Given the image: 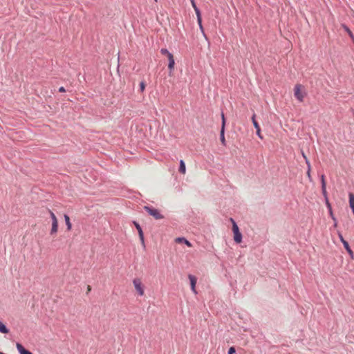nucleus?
<instances>
[{
  "label": "nucleus",
  "mask_w": 354,
  "mask_h": 354,
  "mask_svg": "<svg viewBox=\"0 0 354 354\" xmlns=\"http://www.w3.org/2000/svg\"><path fill=\"white\" fill-rule=\"evenodd\" d=\"M190 1H191V3H192V6L193 8L194 9L195 12L196 13L200 12V10L197 8L194 0H190Z\"/></svg>",
  "instance_id": "nucleus-21"
},
{
  "label": "nucleus",
  "mask_w": 354,
  "mask_h": 354,
  "mask_svg": "<svg viewBox=\"0 0 354 354\" xmlns=\"http://www.w3.org/2000/svg\"><path fill=\"white\" fill-rule=\"evenodd\" d=\"M59 92H61V93H63V92H65V91H66V90H65L64 87L61 86V87H59Z\"/></svg>",
  "instance_id": "nucleus-31"
},
{
  "label": "nucleus",
  "mask_w": 354,
  "mask_h": 354,
  "mask_svg": "<svg viewBox=\"0 0 354 354\" xmlns=\"http://www.w3.org/2000/svg\"><path fill=\"white\" fill-rule=\"evenodd\" d=\"M310 168L308 167V172H307V175H308V177L310 176Z\"/></svg>",
  "instance_id": "nucleus-33"
},
{
  "label": "nucleus",
  "mask_w": 354,
  "mask_h": 354,
  "mask_svg": "<svg viewBox=\"0 0 354 354\" xmlns=\"http://www.w3.org/2000/svg\"><path fill=\"white\" fill-rule=\"evenodd\" d=\"M0 333H3V334H7L9 333L8 328L1 321H0Z\"/></svg>",
  "instance_id": "nucleus-12"
},
{
  "label": "nucleus",
  "mask_w": 354,
  "mask_h": 354,
  "mask_svg": "<svg viewBox=\"0 0 354 354\" xmlns=\"http://www.w3.org/2000/svg\"><path fill=\"white\" fill-rule=\"evenodd\" d=\"M145 83L144 82H141L140 83V89L141 92H143L145 89Z\"/></svg>",
  "instance_id": "nucleus-27"
},
{
  "label": "nucleus",
  "mask_w": 354,
  "mask_h": 354,
  "mask_svg": "<svg viewBox=\"0 0 354 354\" xmlns=\"http://www.w3.org/2000/svg\"><path fill=\"white\" fill-rule=\"evenodd\" d=\"M221 118H222V125H221V127H223V129H225V115H224L223 113H222V114H221Z\"/></svg>",
  "instance_id": "nucleus-25"
},
{
  "label": "nucleus",
  "mask_w": 354,
  "mask_h": 354,
  "mask_svg": "<svg viewBox=\"0 0 354 354\" xmlns=\"http://www.w3.org/2000/svg\"><path fill=\"white\" fill-rule=\"evenodd\" d=\"M346 251L348 252V253L350 254V256L351 257V258H353V252L352 251V250L351 249L350 247H348V249H346Z\"/></svg>",
  "instance_id": "nucleus-30"
},
{
  "label": "nucleus",
  "mask_w": 354,
  "mask_h": 354,
  "mask_svg": "<svg viewBox=\"0 0 354 354\" xmlns=\"http://www.w3.org/2000/svg\"><path fill=\"white\" fill-rule=\"evenodd\" d=\"M220 139L222 145L224 146L226 145V141L225 138V129H223V127H221V132H220Z\"/></svg>",
  "instance_id": "nucleus-10"
},
{
  "label": "nucleus",
  "mask_w": 354,
  "mask_h": 354,
  "mask_svg": "<svg viewBox=\"0 0 354 354\" xmlns=\"http://www.w3.org/2000/svg\"><path fill=\"white\" fill-rule=\"evenodd\" d=\"M196 16H197V21H198V24L201 28V29H203V26H202V19H201V12H198V13H196Z\"/></svg>",
  "instance_id": "nucleus-19"
},
{
  "label": "nucleus",
  "mask_w": 354,
  "mask_h": 354,
  "mask_svg": "<svg viewBox=\"0 0 354 354\" xmlns=\"http://www.w3.org/2000/svg\"><path fill=\"white\" fill-rule=\"evenodd\" d=\"M321 181H322V187H326V181H325V177L324 175L321 176Z\"/></svg>",
  "instance_id": "nucleus-26"
},
{
  "label": "nucleus",
  "mask_w": 354,
  "mask_h": 354,
  "mask_svg": "<svg viewBox=\"0 0 354 354\" xmlns=\"http://www.w3.org/2000/svg\"><path fill=\"white\" fill-rule=\"evenodd\" d=\"M48 212L50 214V216L52 218V222L55 221H57V217L55 216V214L50 210V209H48Z\"/></svg>",
  "instance_id": "nucleus-23"
},
{
  "label": "nucleus",
  "mask_w": 354,
  "mask_h": 354,
  "mask_svg": "<svg viewBox=\"0 0 354 354\" xmlns=\"http://www.w3.org/2000/svg\"><path fill=\"white\" fill-rule=\"evenodd\" d=\"M175 241L176 243H183L186 244L188 247H192V243L183 237L176 238Z\"/></svg>",
  "instance_id": "nucleus-8"
},
{
  "label": "nucleus",
  "mask_w": 354,
  "mask_h": 354,
  "mask_svg": "<svg viewBox=\"0 0 354 354\" xmlns=\"http://www.w3.org/2000/svg\"><path fill=\"white\" fill-rule=\"evenodd\" d=\"M236 353V350L234 347H230L228 351V354H234Z\"/></svg>",
  "instance_id": "nucleus-29"
},
{
  "label": "nucleus",
  "mask_w": 354,
  "mask_h": 354,
  "mask_svg": "<svg viewBox=\"0 0 354 354\" xmlns=\"http://www.w3.org/2000/svg\"><path fill=\"white\" fill-rule=\"evenodd\" d=\"M326 205L328 209V211H329V214H330V217L332 218V219L333 221H336V218H335L334 215H333V210H332V207H331V205L330 203H329L328 201H326Z\"/></svg>",
  "instance_id": "nucleus-14"
},
{
  "label": "nucleus",
  "mask_w": 354,
  "mask_h": 354,
  "mask_svg": "<svg viewBox=\"0 0 354 354\" xmlns=\"http://www.w3.org/2000/svg\"><path fill=\"white\" fill-rule=\"evenodd\" d=\"M301 154H302V156L304 157V159H305V160H306V164H307V165H308V167H309V168H310V162H309L308 159L307 158L306 156L305 155L304 152V151H301Z\"/></svg>",
  "instance_id": "nucleus-24"
},
{
  "label": "nucleus",
  "mask_w": 354,
  "mask_h": 354,
  "mask_svg": "<svg viewBox=\"0 0 354 354\" xmlns=\"http://www.w3.org/2000/svg\"><path fill=\"white\" fill-rule=\"evenodd\" d=\"M133 224L138 232L139 238H140L142 245H145L144 234H143V232H142V230L140 225L136 221H133Z\"/></svg>",
  "instance_id": "nucleus-6"
},
{
  "label": "nucleus",
  "mask_w": 354,
  "mask_h": 354,
  "mask_svg": "<svg viewBox=\"0 0 354 354\" xmlns=\"http://www.w3.org/2000/svg\"><path fill=\"white\" fill-rule=\"evenodd\" d=\"M188 278L190 281V285H191V289L193 291V292L194 294H196L197 292H196V282H197V279L195 276L194 275H192V274H189L188 275Z\"/></svg>",
  "instance_id": "nucleus-5"
},
{
  "label": "nucleus",
  "mask_w": 354,
  "mask_h": 354,
  "mask_svg": "<svg viewBox=\"0 0 354 354\" xmlns=\"http://www.w3.org/2000/svg\"><path fill=\"white\" fill-rule=\"evenodd\" d=\"M0 354H5V353H2L1 351H0Z\"/></svg>",
  "instance_id": "nucleus-35"
},
{
  "label": "nucleus",
  "mask_w": 354,
  "mask_h": 354,
  "mask_svg": "<svg viewBox=\"0 0 354 354\" xmlns=\"http://www.w3.org/2000/svg\"><path fill=\"white\" fill-rule=\"evenodd\" d=\"M179 171L183 174H185L186 173L185 164L183 160H180Z\"/></svg>",
  "instance_id": "nucleus-13"
},
{
  "label": "nucleus",
  "mask_w": 354,
  "mask_h": 354,
  "mask_svg": "<svg viewBox=\"0 0 354 354\" xmlns=\"http://www.w3.org/2000/svg\"><path fill=\"white\" fill-rule=\"evenodd\" d=\"M255 117H256V115L253 114V115L252 117V121L254 128L257 129V128H259L260 127L259 125V123L257 122Z\"/></svg>",
  "instance_id": "nucleus-20"
},
{
  "label": "nucleus",
  "mask_w": 354,
  "mask_h": 354,
  "mask_svg": "<svg viewBox=\"0 0 354 354\" xmlns=\"http://www.w3.org/2000/svg\"><path fill=\"white\" fill-rule=\"evenodd\" d=\"M91 287L88 285V286H87V293H88V292H90V291H91Z\"/></svg>",
  "instance_id": "nucleus-32"
},
{
  "label": "nucleus",
  "mask_w": 354,
  "mask_h": 354,
  "mask_svg": "<svg viewBox=\"0 0 354 354\" xmlns=\"http://www.w3.org/2000/svg\"><path fill=\"white\" fill-rule=\"evenodd\" d=\"M342 28L345 30L346 32H347V34L350 36L351 38H353V34L351 31V30L344 24H342Z\"/></svg>",
  "instance_id": "nucleus-18"
},
{
  "label": "nucleus",
  "mask_w": 354,
  "mask_h": 354,
  "mask_svg": "<svg viewBox=\"0 0 354 354\" xmlns=\"http://www.w3.org/2000/svg\"><path fill=\"white\" fill-rule=\"evenodd\" d=\"M295 97L300 102H302L306 96V92L304 86L297 84L294 88Z\"/></svg>",
  "instance_id": "nucleus-2"
},
{
  "label": "nucleus",
  "mask_w": 354,
  "mask_h": 354,
  "mask_svg": "<svg viewBox=\"0 0 354 354\" xmlns=\"http://www.w3.org/2000/svg\"><path fill=\"white\" fill-rule=\"evenodd\" d=\"M133 286L140 296L145 295V286L140 278H134L133 280Z\"/></svg>",
  "instance_id": "nucleus-3"
},
{
  "label": "nucleus",
  "mask_w": 354,
  "mask_h": 354,
  "mask_svg": "<svg viewBox=\"0 0 354 354\" xmlns=\"http://www.w3.org/2000/svg\"><path fill=\"white\" fill-rule=\"evenodd\" d=\"M351 39H352V40H353V41L354 43V36H353V38H351Z\"/></svg>",
  "instance_id": "nucleus-34"
},
{
  "label": "nucleus",
  "mask_w": 354,
  "mask_h": 354,
  "mask_svg": "<svg viewBox=\"0 0 354 354\" xmlns=\"http://www.w3.org/2000/svg\"><path fill=\"white\" fill-rule=\"evenodd\" d=\"M58 230V221H53L52 222V227L50 230V234L53 235L56 234Z\"/></svg>",
  "instance_id": "nucleus-9"
},
{
  "label": "nucleus",
  "mask_w": 354,
  "mask_h": 354,
  "mask_svg": "<svg viewBox=\"0 0 354 354\" xmlns=\"http://www.w3.org/2000/svg\"><path fill=\"white\" fill-rule=\"evenodd\" d=\"M339 238L341 241V242L343 243L344 247L345 249H348L349 246L348 243L344 239L343 236L341 233H339Z\"/></svg>",
  "instance_id": "nucleus-15"
},
{
  "label": "nucleus",
  "mask_w": 354,
  "mask_h": 354,
  "mask_svg": "<svg viewBox=\"0 0 354 354\" xmlns=\"http://www.w3.org/2000/svg\"><path fill=\"white\" fill-rule=\"evenodd\" d=\"M145 209L156 219L163 218V216L160 213V212L157 209L145 206Z\"/></svg>",
  "instance_id": "nucleus-4"
},
{
  "label": "nucleus",
  "mask_w": 354,
  "mask_h": 354,
  "mask_svg": "<svg viewBox=\"0 0 354 354\" xmlns=\"http://www.w3.org/2000/svg\"><path fill=\"white\" fill-rule=\"evenodd\" d=\"M234 239L235 242H236L237 243H240L241 242L242 235L240 233V232L238 233L234 234Z\"/></svg>",
  "instance_id": "nucleus-16"
},
{
  "label": "nucleus",
  "mask_w": 354,
  "mask_h": 354,
  "mask_svg": "<svg viewBox=\"0 0 354 354\" xmlns=\"http://www.w3.org/2000/svg\"><path fill=\"white\" fill-rule=\"evenodd\" d=\"M322 194L325 198V200L326 201H328V194H327V191H326V187H322Z\"/></svg>",
  "instance_id": "nucleus-22"
},
{
  "label": "nucleus",
  "mask_w": 354,
  "mask_h": 354,
  "mask_svg": "<svg viewBox=\"0 0 354 354\" xmlns=\"http://www.w3.org/2000/svg\"><path fill=\"white\" fill-rule=\"evenodd\" d=\"M256 130H257V135L258 136V137H259L260 139H263V136H262L261 133V129H260V127H259V128L256 129Z\"/></svg>",
  "instance_id": "nucleus-28"
},
{
  "label": "nucleus",
  "mask_w": 354,
  "mask_h": 354,
  "mask_svg": "<svg viewBox=\"0 0 354 354\" xmlns=\"http://www.w3.org/2000/svg\"><path fill=\"white\" fill-rule=\"evenodd\" d=\"M64 220H65L66 225L67 226V230L70 231L71 230L72 225L70 221V218L67 214H64Z\"/></svg>",
  "instance_id": "nucleus-11"
},
{
  "label": "nucleus",
  "mask_w": 354,
  "mask_h": 354,
  "mask_svg": "<svg viewBox=\"0 0 354 354\" xmlns=\"http://www.w3.org/2000/svg\"><path fill=\"white\" fill-rule=\"evenodd\" d=\"M16 346L20 354H32L30 351L26 349L20 343H17Z\"/></svg>",
  "instance_id": "nucleus-7"
},
{
  "label": "nucleus",
  "mask_w": 354,
  "mask_h": 354,
  "mask_svg": "<svg viewBox=\"0 0 354 354\" xmlns=\"http://www.w3.org/2000/svg\"><path fill=\"white\" fill-rule=\"evenodd\" d=\"M230 221L232 223V231H233V233L236 234V233L239 232V230L238 225H236L235 221L232 218H230Z\"/></svg>",
  "instance_id": "nucleus-17"
},
{
  "label": "nucleus",
  "mask_w": 354,
  "mask_h": 354,
  "mask_svg": "<svg viewBox=\"0 0 354 354\" xmlns=\"http://www.w3.org/2000/svg\"><path fill=\"white\" fill-rule=\"evenodd\" d=\"M160 53L163 55H166L168 59V69L169 71V76L173 75V71L175 68V60L174 55L169 52V50L166 48H162L160 50Z\"/></svg>",
  "instance_id": "nucleus-1"
}]
</instances>
